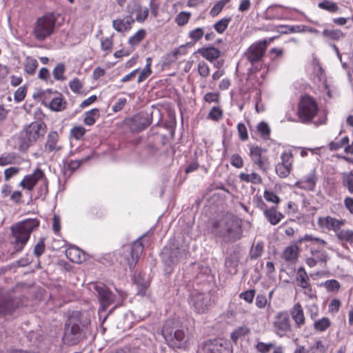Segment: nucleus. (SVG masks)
<instances>
[{"mask_svg": "<svg viewBox=\"0 0 353 353\" xmlns=\"http://www.w3.org/2000/svg\"><path fill=\"white\" fill-rule=\"evenodd\" d=\"M134 281L137 287V294L141 296L145 295L150 284L147 275L145 274L139 273L134 276Z\"/></svg>", "mask_w": 353, "mask_h": 353, "instance_id": "23", "label": "nucleus"}, {"mask_svg": "<svg viewBox=\"0 0 353 353\" xmlns=\"http://www.w3.org/2000/svg\"><path fill=\"white\" fill-rule=\"evenodd\" d=\"M291 316L298 327L305 323L304 313L300 303H296L294 305L291 310Z\"/></svg>", "mask_w": 353, "mask_h": 353, "instance_id": "28", "label": "nucleus"}, {"mask_svg": "<svg viewBox=\"0 0 353 353\" xmlns=\"http://www.w3.org/2000/svg\"><path fill=\"white\" fill-rule=\"evenodd\" d=\"M43 180L44 182L46 192H48V181L45 177L43 172L40 169H36L33 173L27 174L24 176L23 179L20 182L19 185L23 188L32 190L37 183Z\"/></svg>", "mask_w": 353, "mask_h": 353, "instance_id": "9", "label": "nucleus"}, {"mask_svg": "<svg viewBox=\"0 0 353 353\" xmlns=\"http://www.w3.org/2000/svg\"><path fill=\"white\" fill-rule=\"evenodd\" d=\"M264 198L266 201L274 203H278L280 201L279 196L270 190H265L264 192Z\"/></svg>", "mask_w": 353, "mask_h": 353, "instance_id": "63", "label": "nucleus"}, {"mask_svg": "<svg viewBox=\"0 0 353 353\" xmlns=\"http://www.w3.org/2000/svg\"><path fill=\"white\" fill-rule=\"evenodd\" d=\"M307 274L304 268L300 267L296 272V281L298 285L303 289H306L308 286Z\"/></svg>", "mask_w": 353, "mask_h": 353, "instance_id": "34", "label": "nucleus"}, {"mask_svg": "<svg viewBox=\"0 0 353 353\" xmlns=\"http://www.w3.org/2000/svg\"><path fill=\"white\" fill-rule=\"evenodd\" d=\"M249 329L246 327H240L232 333L233 340H236L242 336H245L249 333Z\"/></svg>", "mask_w": 353, "mask_h": 353, "instance_id": "61", "label": "nucleus"}, {"mask_svg": "<svg viewBox=\"0 0 353 353\" xmlns=\"http://www.w3.org/2000/svg\"><path fill=\"white\" fill-rule=\"evenodd\" d=\"M263 213L267 220L273 225L278 224L284 217L283 214L277 211L275 208L267 209Z\"/></svg>", "mask_w": 353, "mask_h": 353, "instance_id": "26", "label": "nucleus"}, {"mask_svg": "<svg viewBox=\"0 0 353 353\" xmlns=\"http://www.w3.org/2000/svg\"><path fill=\"white\" fill-rule=\"evenodd\" d=\"M145 30L140 29L132 37L129 38L128 43L131 46H137L145 38Z\"/></svg>", "mask_w": 353, "mask_h": 353, "instance_id": "40", "label": "nucleus"}, {"mask_svg": "<svg viewBox=\"0 0 353 353\" xmlns=\"http://www.w3.org/2000/svg\"><path fill=\"white\" fill-rule=\"evenodd\" d=\"M46 132V125L41 121H34L27 125L21 132V143H19L21 150H26L40 137H43Z\"/></svg>", "mask_w": 353, "mask_h": 353, "instance_id": "5", "label": "nucleus"}, {"mask_svg": "<svg viewBox=\"0 0 353 353\" xmlns=\"http://www.w3.org/2000/svg\"><path fill=\"white\" fill-rule=\"evenodd\" d=\"M17 156L14 153H9L0 157V165L5 166L14 163L16 161Z\"/></svg>", "mask_w": 353, "mask_h": 353, "instance_id": "46", "label": "nucleus"}, {"mask_svg": "<svg viewBox=\"0 0 353 353\" xmlns=\"http://www.w3.org/2000/svg\"><path fill=\"white\" fill-rule=\"evenodd\" d=\"M212 233L223 243H234L243 236L242 221L232 214H225L213 222Z\"/></svg>", "mask_w": 353, "mask_h": 353, "instance_id": "1", "label": "nucleus"}, {"mask_svg": "<svg viewBox=\"0 0 353 353\" xmlns=\"http://www.w3.org/2000/svg\"><path fill=\"white\" fill-rule=\"evenodd\" d=\"M38 67V62L37 59L31 57H27L24 63V70L29 74H34L37 68Z\"/></svg>", "mask_w": 353, "mask_h": 353, "instance_id": "36", "label": "nucleus"}, {"mask_svg": "<svg viewBox=\"0 0 353 353\" xmlns=\"http://www.w3.org/2000/svg\"><path fill=\"white\" fill-rule=\"evenodd\" d=\"M323 34L327 38H330L333 40H339L341 37H343V33L339 30H324L323 32Z\"/></svg>", "mask_w": 353, "mask_h": 353, "instance_id": "48", "label": "nucleus"}, {"mask_svg": "<svg viewBox=\"0 0 353 353\" xmlns=\"http://www.w3.org/2000/svg\"><path fill=\"white\" fill-rule=\"evenodd\" d=\"M274 347V344L272 343H265L263 342H259L256 345V350L261 353H268Z\"/></svg>", "mask_w": 353, "mask_h": 353, "instance_id": "55", "label": "nucleus"}, {"mask_svg": "<svg viewBox=\"0 0 353 353\" xmlns=\"http://www.w3.org/2000/svg\"><path fill=\"white\" fill-rule=\"evenodd\" d=\"M200 353H232L228 344L223 345L218 340L205 342L199 348Z\"/></svg>", "mask_w": 353, "mask_h": 353, "instance_id": "12", "label": "nucleus"}, {"mask_svg": "<svg viewBox=\"0 0 353 353\" xmlns=\"http://www.w3.org/2000/svg\"><path fill=\"white\" fill-rule=\"evenodd\" d=\"M349 141V138L347 137H344L341 140L339 141H332L329 143V148L331 150H338L339 149L343 148L345 145L347 144Z\"/></svg>", "mask_w": 353, "mask_h": 353, "instance_id": "51", "label": "nucleus"}, {"mask_svg": "<svg viewBox=\"0 0 353 353\" xmlns=\"http://www.w3.org/2000/svg\"><path fill=\"white\" fill-rule=\"evenodd\" d=\"M223 117V110L218 107H213L208 114V117L213 121H219Z\"/></svg>", "mask_w": 353, "mask_h": 353, "instance_id": "53", "label": "nucleus"}, {"mask_svg": "<svg viewBox=\"0 0 353 353\" xmlns=\"http://www.w3.org/2000/svg\"><path fill=\"white\" fill-rule=\"evenodd\" d=\"M62 147L59 145V136L55 131H51L48 133L44 145V151L47 153L59 151Z\"/></svg>", "mask_w": 353, "mask_h": 353, "instance_id": "18", "label": "nucleus"}, {"mask_svg": "<svg viewBox=\"0 0 353 353\" xmlns=\"http://www.w3.org/2000/svg\"><path fill=\"white\" fill-rule=\"evenodd\" d=\"M94 290L97 293L99 301L101 306L99 308V314L101 315L102 312H105L108 306L112 304L114 301V295L108 288V287L102 283L94 284Z\"/></svg>", "mask_w": 353, "mask_h": 353, "instance_id": "7", "label": "nucleus"}, {"mask_svg": "<svg viewBox=\"0 0 353 353\" xmlns=\"http://www.w3.org/2000/svg\"><path fill=\"white\" fill-rule=\"evenodd\" d=\"M298 116L301 122L307 123L309 121V96L307 94L301 98L298 107Z\"/></svg>", "mask_w": 353, "mask_h": 353, "instance_id": "20", "label": "nucleus"}, {"mask_svg": "<svg viewBox=\"0 0 353 353\" xmlns=\"http://www.w3.org/2000/svg\"><path fill=\"white\" fill-rule=\"evenodd\" d=\"M239 178L241 181L246 183H251L253 184H261L262 183V178L256 172H252L251 174L241 172L240 173Z\"/></svg>", "mask_w": 353, "mask_h": 353, "instance_id": "31", "label": "nucleus"}, {"mask_svg": "<svg viewBox=\"0 0 353 353\" xmlns=\"http://www.w3.org/2000/svg\"><path fill=\"white\" fill-rule=\"evenodd\" d=\"M99 116L100 114L99 109H92L91 110L85 112L83 122L87 125H92L95 123Z\"/></svg>", "mask_w": 353, "mask_h": 353, "instance_id": "33", "label": "nucleus"}, {"mask_svg": "<svg viewBox=\"0 0 353 353\" xmlns=\"http://www.w3.org/2000/svg\"><path fill=\"white\" fill-rule=\"evenodd\" d=\"M143 250V245L140 241H137L132 245L130 257L127 259V263L130 268L135 266Z\"/></svg>", "mask_w": 353, "mask_h": 353, "instance_id": "19", "label": "nucleus"}, {"mask_svg": "<svg viewBox=\"0 0 353 353\" xmlns=\"http://www.w3.org/2000/svg\"><path fill=\"white\" fill-rule=\"evenodd\" d=\"M65 70V67L63 63L57 64L52 71L54 78L57 81H64L65 79L63 75Z\"/></svg>", "mask_w": 353, "mask_h": 353, "instance_id": "42", "label": "nucleus"}, {"mask_svg": "<svg viewBox=\"0 0 353 353\" xmlns=\"http://www.w3.org/2000/svg\"><path fill=\"white\" fill-rule=\"evenodd\" d=\"M19 306V301L8 296H0V316L11 315Z\"/></svg>", "mask_w": 353, "mask_h": 353, "instance_id": "16", "label": "nucleus"}, {"mask_svg": "<svg viewBox=\"0 0 353 353\" xmlns=\"http://www.w3.org/2000/svg\"><path fill=\"white\" fill-rule=\"evenodd\" d=\"M255 295V291L254 290H249L240 294V298L244 299L249 303H252Z\"/></svg>", "mask_w": 353, "mask_h": 353, "instance_id": "62", "label": "nucleus"}, {"mask_svg": "<svg viewBox=\"0 0 353 353\" xmlns=\"http://www.w3.org/2000/svg\"><path fill=\"white\" fill-rule=\"evenodd\" d=\"M319 224L326 228L328 230H333L334 231L339 230V229L345 224V220L336 219L331 216L325 218H320L319 219Z\"/></svg>", "mask_w": 353, "mask_h": 353, "instance_id": "21", "label": "nucleus"}, {"mask_svg": "<svg viewBox=\"0 0 353 353\" xmlns=\"http://www.w3.org/2000/svg\"><path fill=\"white\" fill-rule=\"evenodd\" d=\"M80 313L74 312L68 319L65 325L63 341L69 345L78 343L83 338Z\"/></svg>", "mask_w": 353, "mask_h": 353, "instance_id": "6", "label": "nucleus"}, {"mask_svg": "<svg viewBox=\"0 0 353 353\" xmlns=\"http://www.w3.org/2000/svg\"><path fill=\"white\" fill-rule=\"evenodd\" d=\"M299 248L292 245L287 247L282 254V258L286 261H294L297 259Z\"/></svg>", "mask_w": 353, "mask_h": 353, "instance_id": "30", "label": "nucleus"}, {"mask_svg": "<svg viewBox=\"0 0 353 353\" xmlns=\"http://www.w3.org/2000/svg\"><path fill=\"white\" fill-rule=\"evenodd\" d=\"M45 243L44 239L41 238L39 240L36 245L34 248V253L37 256L39 257L45 251Z\"/></svg>", "mask_w": 353, "mask_h": 353, "instance_id": "59", "label": "nucleus"}, {"mask_svg": "<svg viewBox=\"0 0 353 353\" xmlns=\"http://www.w3.org/2000/svg\"><path fill=\"white\" fill-rule=\"evenodd\" d=\"M336 236L340 241L353 245V230L348 229L339 230L336 232Z\"/></svg>", "mask_w": 353, "mask_h": 353, "instance_id": "32", "label": "nucleus"}, {"mask_svg": "<svg viewBox=\"0 0 353 353\" xmlns=\"http://www.w3.org/2000/svg\"><path fill=\"white\" fill-rule=\"evenodd\" d=\"M172 321H167L162 329V334L168 345L173 348H183L189 343L190 336L186 327H171Z\"/></svg>", "mask_w": 353, "mask_h": 353, "instance_id": "3", "label": "nucleus"}, {"mask_svg": "<svg viewBox=\"0 0 353 353\" xmlns=\"http://www.w3.org/2000/svg\"><path fill=\"white\" fill-rule=\"evenodd\" d=\"M199 74L203 77H207L210 74V68L204 61H201L198 64Z\"/></svg>", "mask_w": 353, "mask_h": 353, "instance_id": "58", "label": "nucleus"}, {"mask_svg": "<svg viewBox=\"0 0 353 353\" xmlns=\"http://www.w3.org/2000/svg\"><path fill=\"white\" fill-rule=\"evenodd\" d=\"M310 123L312 122L314 124H315L316 126L324 124L326 121V115L325 114H322L321 116V119L317 121H313V119L314 116L316 115V112H318V107L315 102V101L310 97Z\"/></svg>", "mask_w": 353, "mask_h": 353, "instance_id": "29", "label": "nucleus"}, {"mask_svg": "<svg viewBox=\"0 0 353 353\" xmlns=\"http://www.w3.org/2000/svg\"><path fill=\"white\" fill-rule=\"evenodd\" d=\"M325 347L320 341H316L314 345L310 347V353H325Z\"/></svg>", "mask_w": 353, "mask_h": 353, "instance_id": "64", "label": "nucleus"}, {"mask_svg": "<svg viewBox=\"0 0 353 353\" xmlns=\"http://www.w3.org/2000/svg\"><path fill=\"white\" fill-rule=\"evenodd\" d=\"M147 64L145 68L141 70L140 74L138 77V83H141L144 81L152 73V70L150 69V65L152 60L150 58H147Z\"/></svg>", "mask_w": 353, "mask_h": 353, "instance_id": "41", "label": "nucleus"}, {"mask_svg": "<svg viewBox=\"0 0 353 353\" xmlns=\"http://www.w3.org/2000/svg\"><path fill=\"white\" fill-rule=\"evenodd\" d=\"M191 17L190 12H181L175 17V22L179 26H185Z\"/></svg>", "mask_w": 353, "mask_h": 353, "instance_id": "44", "label": "nucleus"}, {"mask_svg": "<svg viewBox=\"0 0 353 353\" xmlns=\"http://www.w3.org/2000/svg\"><path fill=\"white\" fill-rule=\"evenodd\" d=\"M317 241L316 239H312L310 236V249L312 250V245ZM312 256L310 257V266L317 264L318 263L323 264L326 261V256L322 251L311 250Z\"/></svg>", "mask_w": 353, "mask_h": 353, "instance_id": "24", "label": "nucleus"}, {"mask_svg": "<svg viewBox=\"0 0 353 353\" xmlns=\"http://www.w3.org/2000/svg\"><path fill=\"white\" fill-rule=\"evenodd\" d=\"M134 11L137 12L136 15V21L139 23H143L147 18L149 14L148 8H142L139 3L134 5Z\"/></svg>", "mask_w": 353, "mask_h": 353, "instance_id": "38", "label": "nucleus"}, {"mask_svg": "<svg viewBox=\"0 0 353 353\" xmlns=\"http://www.w3.org/2000/svg\"><path fill=\"white\" fill-rule=\"evenodd\" d=\"M257 130L264 139H268L270 133L269 125L265 122H261L257 125Z\"/></svg>", "mask_w": 353, "mask_h": 353, "instance_id": "52", "label": "nucleus"}, {"mask_svg": "<svg viewBox=\"0 0 353 353\" xmlns=\"http://www.w3.org/2000/svg\"><path fill=\"white\" fill-rule=\"evenodd\" d=\"M133 11H129V15L123 19H117L112 21L113 28L118 32H125L132 28V25L134 23L132 18Z\"/></svg>", "mask_w": 353, "mask_h": 353, "instance_id": "17", "label": "nucleus"}, {"mask_svg": "<svg viewBox=\"0 0 353 353\" xmlns=\"http://www.w3.org/2000/svg\"><path fill=\"white\" fill-rule=\"evenodd\" d=\"M230 21H231L230 18H223V19L218 21L214 25V28L215 30L219 34L223 33L228 28Z\"/></svg>", "mask_w": 353, "mask_h": 353, "instance_id": "45", "label": "nucleus"}, {"mask_svg": "<svg viewBox=\"0 0 353 353\" xmlns=\"http://www.w3.org/2000/svg\"><path fill=\"white\" fill-rule=\"evenodd\" d=\"M65 102L60 97H54L50 103V108L54 111H61L65 109Z\"/></svg>", "mask_w": 353, "mask_h": 353, "instance_id": "43", "label": "nucleus"}, {"mask_svg": "<svg viewBox=\"0 0 353 353\" xmlns=\"http://www.w3.org/2000/svg\"><path fill=\"white\" fill-rule=\"evenodd\" d=\"M85 133V130L82 126H76L71 129L70 134L77 140L81 139Z\"/></svg>", "mask_w": 353, "mask_h": 353, "instance_id": "54", "label": "nucleus"}, {"mask_svg": "<svg viewBox=\"0 0 353 353\" xmlns=\"http://www.w3.org/2000/svg\"><path fill=\"white\" fill-rule=\"evenodd\" d=\"M342 179V184L346 188L350 194H353V170L344 172Z\"/></svg>", "mask_w": 353, "mask_h": 353, "instance_id": "35", "label": "nucleus"}, {"mask_svg": "<svg viewBox=\"0 0 353 353\" xmlns=\"http://www.w3.org/2000/svg\"><path fill=\"white\" fill-rule=\"evenodd\" d=\"M88 159V157L81 159V160L70 161L66 165V168H67V170H70L71 171V172H72L74 170H76L78 168H79L83 162L86 161Z\"/></svg>", "mask_w": 353, "mask_h": 353, "instance_id": "57", "label": "nucleus"}, {"mask_svg": "<svg viewBox=\"0 0 353 353\" xmlns=\"http://www.w3.org/2000/svg\"><path fill=\"white\" fill-rule=\"evenodd\" d=\"M204 34V30L202 28H196L188 33V37L191 39L194 43L200 40Z\"/></svg>", "mask_w": 353, "mask_h": 353, "instance_id": "47", "label": "nucleus"}, {"mask_svg": "<svg viewBox=\"0 0 353 353\" xmlns=\"http://www.w3.org/2000/svg\"><path fill=\"white\" fill-rule=\"evenodd\" d=\"M198 52L210 61H212L221 56V51L214 47L202 48L198 50Z\"/></svg>", "mask_w": 353, "mask_h": 353, "instance_id": "27", "label": "nucleus"}, {"mask_svg": "<svg viewBox=\"0 0 353 353\" xmlns=\"http://www.w3.org/2000/svg\"><path fill=\"white\" fill-rule=\"evenodd\" d=\"M281 162L276 165V172L281 178L287 177L290 173L292 162V155L290 152H285L282 154Z\"/></svg>", "mask_w": 353, "mask_h": 353, "instance_id": "14", "label": "nucleus"}, {"mask_svg": "<svg viewBox=\"0 0 353 353\" xmlns=\"http://www.w3.org/2000/svg\"><path fill=\"white\" fill-rule=\"evenodd\" d=\"M57 20L53 12L37 18L32 24L31 34L37 41H44L55 33Z\"/></svg>", "mask_w": 353, "mask_h": 353, "instance_id": "2", "label": "nucleus"}, {"mask_svg": "<svg viewBox=\"0 0 353 353\" xmlns=\"http://www.w3.org/2000/svg\"><path fill=\"white\" fill-rule=\"evenodd\" d=\"M39 225L37 219H28L11 228L14 238V248L17 252L22 250L30 239L31 232Z\"/></svg>", "mask_w": 353, "mask_h": 353, "instance_id": "4", "label": "nucleus"}, {"mask_svg": "<svg viewBox=\"0 0 353 353\" xmlns=\"http://www.w3.org/2000/svg\"><path fill=\"white\" fill-rule=\"evenodd\" d=\"M264 150L259 147H251L250 154L253 163L258 166V168L263 172H267L270 169V161L268 157L263 155Z\"/></svg>", "mask_w": 353, "mask_h": 353, "instance_id": "10", "label": "nucleus"}, {"mask_svg": "<svg viewBox=\"0 0 353 353\" xmlns=\"http://www.w3.org/2000/svg\"><path fill=\"white\" fill-rule=\"evenodd\" d=\"M263 251V244L261 242H257L253 245L250 251V256L251 259H256L261 256Z\"/></svg>", "mask_w": 353, "mask_h": 353, "instance_id": "39", "label": "nucleus"}, {"mask_svg": "<svg viewBox=\"0 0 353 353\" xmlns=\"http://www.w3.org/2000/svg\"><path fill=\"white\" fill-rule=\"evenodd\" d=\"M274 327L276 333L280 336H283L290 332L291 324L288 314L287 312L279 313L275 316Z\"/></svg>", "mask_w": 353, "mask_h": 353, "instance_id": "11", "label": "nucleus"}, {"mask_svg": "<svg viewBox=\"0 0 353 353\" xmlns=\"http://www.w3.org/2000/svg\"><path fill=\"white\" fill-rule=\"evenodd\" d=\"M190 303L198 314L208 311L212 305L211 295L208 292H194L190 297Z\"/></svg>", "mask_w": 353, "mask_h": 353, "instance_id": "8", "label": "nucleus"}, {"mask_svg": "<svg viewBox=\"0 0 353 353\" xmlns=\"http://www.w3.org/2000/svg\"><path fill=\"white\" fill-rule=\"evenodd\" d=\"M266 50L265 43L252 44L245 52L246 59L253 65L261 60Z\"/></svg>", "mask_w": 353, "mask_h": 353, "instance_id": "13", "label": "nucleus"}, {"mask_svg": "<svg viewBox=\"0 0 353 353\" xmlns=\"http://www.w3.org/2000/svg\"><path fill=\"white\" fill-rule=\"evenodd\" d=\"M330 325V322L327 318H322L314 323V327L317 331L323 332Z\"/></svg>", "mask_w": 353, "mask_h": 353, "instance_id": "49", "label": "nucleus"}, {"mask_svg": "<svg viewBox=\"0 0 353 353\" xmlns=\"http://www.w3.org/2000/svg\"><path fill=\"white\" fill-rule=\"evenodd\" d=\"M324 286L329 292H337L341 288V285L335 279L327 280L324 283Z\"/></svg>", "mask_w": 353, "mask_h": 353, "instance_id": "50", "label": "nucleus"}, {"mask_svg": "<svg viewBox=\"0 0 353 353\" xmlns=\"http://www.w3.org/2000/svg\"><path fill=\"white\" fill-rule=\"evenodd\" d=\"M180 256V251L178 249H176L171 252L169 259L167 261H165V263L168 265L176 263L179 262Z\"/></svg>", "mask_w": 353, "mask_h": 353, "instance_id": "60", "label": "nucleus"}, {"mask_svg": "<svg viewBox=\"0 0 353 353\" xmlns=\"http://www.w3.org/2000/svg\"><path fill=\"white\" fill-rule=\"evenodd\" d=\"M318 7L331 13H336L339 10V7L336 3L327 0L319 2Z\"/></svg>", "mask_w": 353, "mask_h": 353, "instance_id": "37", "label": "nucleus"}, {"mask_svg": "<svg viewBox=\"0 0 353 353\" xmlns=\"http://www.w3.org/2000/svg\"><path fill=\"white\" fill-rule=\"evenodd\" d=\"M264 18L267 20H281L288 18L287 9L280 5L269 6L265 12Z\"/></svg>", "mask_w": 353, "mask_h": 353, "instance_id": "15", "label": "nucleus"}, {"mask_svg": "<svg viewBox=\"0 0 353 353\" xmlns=\"http://www.w3.org/2000/svg\"><path fill=\"white\" fill-rule=\"evenodd\" d=\"M230 163L236 168H241L243 166V160L238 154H234L231 156Z\"/></svg>", "mask_w": 353, "mask_h": 353, "instance_id": "56", "label": "nucleus"}, {"mask_svg": "<svg viewBox=\"0 0 353 353\" xmlns=\"http://www.w3.org/2000/svg\"><path fill=\"white\" fill-rule=\"evenodd\" d=\"M132 122L135 125V129L137 131H141L150 125L151 119L148 114H141L134 116Z\"/></svg>", "mask_w": 353, "mask_h": 353, "instance_id": "25", "label": "nucleus"}, {"mask_svg": "<svg viewBox=\"0 0 353 353\" xmlns=\"http://www.w3.org/2000/svg\"><path fill=\"white\" fill-rule=\"evenodd\" d=\"M65 255L70 261L76 263H81L85 261L84 252L76 246H71L65 250Z\"/></svg>", "mask_w": 353, "mask_h": 353, "instance_id": "22", "label": "nucleus"}]
</instances>
